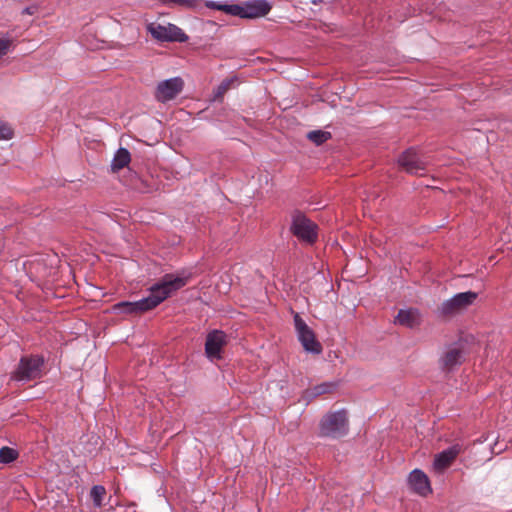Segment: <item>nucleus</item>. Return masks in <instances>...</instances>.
Listing matches in <instances>:
<instances>
[{"instance_id": "1", "label": "nucleus", "mask_w": 512, "mask_h": 512, "mask_svg": "<svg viewBox=\"0 0 512 512\" xmlns=\"http://www.w3.org/2000/svg\"><path fill=\"white\" fill-rule=\"evenodd\" d=\"M188 282V277L176 276L174 274H165L159 282L150 288L147 297L135 301H123L112 306L116 314H141L154 309L174 292L184 287Z\"/></svg>"}, {"instance_id": "2", "label": "nucleus", "mask_w": 512, "mask_h": 512, "mask_svg": "<svg viewBox=\"0 0 512 512\" xmlns=\"http://www.w3.org/2000/svg\"><path fill=\"white\" fill-rule=\"evenodd\" d=\"M44 358L39 355L22 356L11 373V379L18 382H30L40 379L44 374Z\"/></svg>"}, {"instance_id": "3", "label": "nucleus", "mask_w": 512, "mask_h": 512, "mask_svg": "<svg viewBox=\"0 0 512 512\" xmlns=\"http://www.w3.org/2000/svg\"><path fill=\"white\" fill-rule=\"evenodd\" d=\"M349 430V421L345 410L330 412L324 415L319 424V434L322 437L340 438Z\"/></svg>"}, {"instance_id": "4", "label": "nucleus", "mask_w": 512, "mask_h": 512, "mask_svg": "<svg viewBox=\"0 0 512 512\" xmlns=\"http://www.w3.org/2000/svg\"><path fill=\"white\" fill-rule=\"evenodd\" d=\"M317 225L300 212L292 216L291 232L300 241L313 244L318 237Z\"/></svg>"}, {"instance_id": "5", "label": "nucleus", "mask_w": 512, "mask_h": 512, "mask_svg": "<svg viewBox=\"0 0 512 512\" xmlns=\"http://www.w3.org/2000/svg\"><path fill=\"white\" fill-rule=\"evenodd\" d=\"M147 31L151 36L160 42H187L188 35L177 25L169 23L164 26L161 24L150 23L147 25Z\"/></svg>"}, {"instance_id": "6", "label": "nucleus", "mask_w": 512, "mask_h": 512, "mask_svg": "<svg viewBox=\"0 0 512 512\" xmlns=\"http://www.w3.org/2000/svg\"><path fill=\"white\" fill-rule=\"evenodd\" d=\"M295 330L303 348L315 354L322 351L321 344L316 340L313 330L305 323L298 313L294 315Z\"/></svg>"}, {"instance_id": "7", "label": "nucleus", "mask_w": 512, "mask_h": 512, "mask_svg": "<svg viewBox=\"0 0 512 512\" xmlns=\"http://www.w3.org/2000/svg\"><path fill=\"white\" fill-rule=\"evenodd\" d=\"M477 293L473 291L462 292L443 302L439 308L444 316H450L467 308L477 299Z\"/></svg>"}, {"instance_id": "8", "label": "nucleus", "mask_w": 512, "mask_h": 512, "mask_svg": "<svg viewBox=\"0 0 512 512\" xmlns=\"http://www.w3.org/2000/svg\"><path fill=\"white\" fill-rule=\"evenodd\" d=\"M398 165L409 174H420L426 170V162L421 159L414 148L404 151L398 158Z\"/></svg>"}, {"instance_id": "9", "label": "nucleus", "mask_w": 512, "mask_h": 512, "mask_svg": "<svg viewBox=\"0 0 512 512\" xmlns=\"http://www.w3.org/2000/svg\"><path fill=\"white\" fill-rule=\"evenodd\" d=\"M463 350L456 346H448L439 358V366L443 371H451L463 362Z\"/></svg>"}, {"instance_id": "10", "label": "nucleus", "mask_w": 512, "mask_h": 512, "mask_svg": "<svg viewBox=\"0 0 512 512\" xmlns=\"http://www.w3.org/2000/svg\"><path fill=\"white\" fill-rule=\"evenodd\" d=\"M227 336L224 332L214 330L207 335L205 352L210 359H219L222 348L227 343Z\"/></svg>"}, {"instance_id": "11", "label": "nucleus", "mask_w": 512, "mask_h": 512, "mask_svg": "<svg viewBox=\"0 0 512 512\" xmlns=\"http://www.w3.org/2000/svg\"><path fill=\"white\" fill-rule=\"evenodd\" d=\"M463 447L460 444H454L448 449L438 453L434 459V469L438 472H443L457 458V456L462 452Z\"/></svg>"}, {"instance_id": "12", "label": "nucleus", "mask_w": 512, "mask_h": 512, "mask_svg": "<svg viewBox=\"0 0 512 512\" xmlns=\"http://www.w3.org/2000/svg\"><path fill=\"white\" fill-rule=\"evenodd\" d=\"M272 9L267 0H251L244 3V18L255 19L266 16Z\"/></svg>"}, {"instance_id": "13", "label": "nucleus", "mask_w": 512, "mask_h": 512, "mask_svg": "<svg viewBox=\"0 0 512 512\" xmlns=\"http://www.w3.org/2000/svg\"><path fill=\"white\" fill-rule=\"evenodd\" d=\"M408 482L410 487L421 496H426L431 492L427 475L419 469H415L410 473Z\"/></svg>"}, {"instance_id": "14", "label": "nucleus", "mask_w": 512, "mask_h": 512, "mask_svg": "<svg viewBox=\"0 0 512 512\" xmlns=\"http://www.w3.org/2000/svg\"><path fill=\"white\" fill-rule=\"evenodd\" d=\"M184 81L181 77H174L158 83L156 96H176L182 92Z\"/></svg>"}, {"instance_id": "15", "label": "nucleus", "mask_w": 512, "mask_h": 512, "mask_svg": "<svg viewBox=\"0 0 512 512\" xmlns=\"http://www.w3.org/2000/svg\"><path fill=\"white\" fill-rule=\"evenodd\" d=\"M395 323L407 328H415L421 323V315L415 308L401 309L395 318Z\"/></svg>"}, {"instance_id": "16", "label": "nucleus", "mask_w": 512, "mask_h": 512, "mask_svg": "<svg viewBox=\"0 0 512 512\" xmlns=\"http://www.w3.org/2000/svg\"><path fill=\"white\" fill-rule=\"evenodd\" d=\"M130 161L131 156L129 151L126 148H120L112 160L111 169L113 172H117L126 167Z\"/></svg>"}, {"instance_id": "17", "label": "nucleus", "mask_w": 512, "mask_h": 512, "mask_svg": "<svg viewBox=\"0 0 512 512\" xmlns=\"http://www.w3.org/2000/svg\"><path fill=\"white\" fill-rule=\"evenodd\" d=\"M238 85L239 79L237 77L226 78L219 84L215 90L214 96H224L228 91L236 88Z\"/></svg>"}, {"instance_id": "18", "label": "nucleus", "mask_w": 512, "mask_h": 512, "mask_svg": "<svg viewBox=\"0 0 512 512\" xmlns=\"http://www.w3.org/2000/svg\"><path fill=\"white\" fill-rule=\"evenodd\" d=\"M306 137L316 145H321L331 138V133L322 130H313L308 132Z\"/></svg>"}, {"instance_id": "19", "label": "nucleus", "mask_w": 512, "mask_h": 512, "mask_svg": "<svg viewBox=\"0 0 512 512\" xmlns=\"http://www.w3.org/2000/svg\"><path fill=\"white\" fill-rule=\"evenodd\" d=\"M337 388V384L333 382H325L319 385L314 386L310 393L312 396H320L323 394L333 393Z\"/></svg>"}, {"instance_id": "20", "label": "nucleus", "mask_w": 512, "mask_h": 512, "mask_svg": "<svg viewBox=\"0 0 512 512\" xmlns=\"http://www.w3.org/2000/svg\"><path fill=\"white\" fill-rule=\"evenodd\" d=\"M165 6H178L185 9H196L198 0H159Z\"/></svg>"}, {"instance_id": "21", "label": "nucleus", "mask_w": 512, "mask_h": 512, "mask_svg": "<svg viewBox=\"0 0 512 512\" xmlns=\"http://www.w3.org/2000/svg\"><path fill=\"white\" fill-rule=\"evenodd\" d=\"M90 496L93 500V503L96 507H101L103 504V499L106 496V489L104 486L95 485L92 487Z\"/></svg>"}, {"instance_id": "22", "label": "nucleus", "mask_w": 512, "mask_h": 512, "mask_svg": "<svg viewBox=\"0 0 512 512\" xmlns=\"http://www.w3.org/2000/svg\"><path fill=\"white\" fill-rule=\"evenodd\" d=\"M18 457V452L10 447L4 446L0 449V463L8 464L15 461Z\"/></svg>"}, {"instance_id": "23", "label": "nucleus", "mask_w": 512, "mask_h": 512, "mask_svg": "<svg viewBox=\"0 0 512 512\" xmlns=\"http://www.w3.org/2000/svg\"><path fill=\"white\" fill-rule=\"evenodd\" d=\"M225 12L227 14L238 16L240 18H244V4L238 5V4H232V5H225Z\"/></svg>"}, {"instance_id": "24", "label": "nucleus", "mask_w": 512, "mask_h": 512, "mask_svg": "<svg viewBox=\"0 0 512 512\" xmlns=\"http://www.w3.org/2000/svg\"><path fill=\"white\" fill-rule=\"evenodd\" d=\"M12 45V39L9 36L0 37V59L5 56Z\"/></svg>"}, {"instance_id": "25", "label": "nucleus", "mask_w": 512, "mask_h": 512, "mask_svg": "<svg viewBox=\"0 0 512 512\" xmlns=\"http://www.w3.org/2000/svg\"><path fill=\"white\" fill-rule=\"evenodd\" d=\"M13 137V130L12 128L6 124L0 121V140H8Z\"/></svg>"}, {"instance_id": "26", "label": "nucleus", "mask_w": 512, "mask_h": 512, "mask_svg": "<svg viewBox=\"0 0 512 512\" xmlns=\"http://www.w3.org/2000/svg\"><path fill=\"white\" fill-rule=\"evenodd\" d=\"M225 5L226 4H220V3H217V2H214V1H208L206 3V6L210 9H215V10H220V11H224L225 12Z\"/></svg>"}, {"instance_id": "27", "label": "nucleus", "mask_w": 512, "mask_h": 512, "mask_svg": "<svg viewBox=\"0 0 512 512\" xmlns=\"http://www.w3.org/2000/svg\"><path fill=\"white\" fill-rule=\"evenodd\" d=\"M37 8L35 6L26 7L23 10V14L33 15L36 12Z\"/></svg>"}, {"instance_id": "28", "label": "nucleus", "mask_w": 512, "mask_h": 512, "mask_svg": "<svg viewBox=\"0 0 512 512\" xmlns=\"http://www.w3.org/2000/svg\"><path fill=\"white\" fill-rule=\"evenodd\" d=\"M324 0H311V3L314 4V5H318L320 3H323Z\"/></svg>"}]
</instances>
